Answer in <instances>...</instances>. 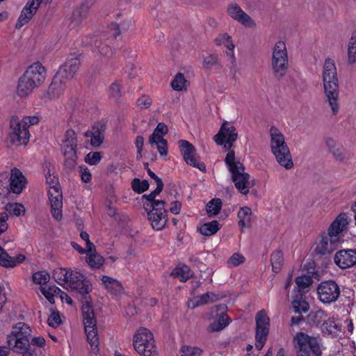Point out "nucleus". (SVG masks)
I'll use <instances>...</instances> for the list:
<instances>
[{
    "label": "nucleus",
    "mask_w": 356,
    "mask_h": 356,
    "mask_svg": "<svg viewBox=\"0 0 356 356\" xmlns=\"http://www.w3.org/2000/svg\"><path fill=\"white\" fill-rule=\"evenodd\" d=\"M284 261L283 252L280 250H275L272 252L270 255V263L272 270L274 273H277L282 270Z\"/></svg>",
    "instance_id": "nucleus-39"
},
{
    "label": "nucleus",
    "mask_w": 356,
    "mask_h": 356,
    "mask_svg": "<svg viewBox=\"0 0 356 356\" xmlns=\"http://www.w3.org/2000/svg\"><path fill=\"white\" fill-rule=\"evenodd\" d=\"M215 42L217 45H224L227 51L226 52L227 55L234 58V44H233L232 37L229 35L227 33H222L220 34L216 39Z\"/></svg>",
    "instance_id": "nucleus-37"
},
{
    "label": "nucleus",
    "mask_w": 356,
    "mask_h": 356,
    "mask_svg": "<svg viewBox=\"0 0 356 356\" xmlns=\"http://www.w3.org/2000/svg\"><path fill=\"white\" fill-rule=\"evenodd\" d=\"M105 126L104 124L98 122L95 124L91 131H87L84 133V136L90 138V144L93 147H99L103 143L104 138Z\"/></svg>",
    "instance_id": "nucleus-27"
},
{
    "label": "nucleus",
    "mask_w": 356,
    "mask_h": 356,
    "mask_svg": "<svg viewBox=\"0 0 356 356\" xmlns=\"http://www.w3.org/2000/svg\"><path fill=\"white\" fill-rule=\"evenodd\" d=\"M93 52L95 56L109 57L113 54V50L107 44L104 43L101 40H96Z\"/></svg>",
    "instance_id": "nucleus-41"
},
{
    "label": "nucleus",
    "mask_w": 356,
    "mask_h": 356,
    "mask_svg": "<svg viewBox=\"0 0 356 356\" xmlns=\"http://www.w3.org/2000/svg\"><path fill=\"white\" fill-rule=\"evenodd\" d=\"M161 191L162 190H159L157 191L156 187V189L154 191L151 192L149 194L144 195L143 196V199L145 200L144 207L146 210L150 208L154 209V204H156L158 202H165L163 200H156L155 199L156 195H158Z\"/></svg>",
    "instance_id": "nucleus-44"
},
{
    "label": "nucleus",
    "mask_w": 356,
    "mask_h": 356,
    "mask_svg": "<svg viewBox=\"0 0 356 356\" xmlns=\"http://www.w3.org/2000/svg\"><path fill=\"white\" fill-rule=\"evenodd\" d=\"M70 273V270L58 268L54 270L53 273V277L58 284L65 287Z\"/></svg>",
    "instance_id": "nucleus-43"
},
{
    "label": "nucleus",
    "mask_w": 356,
    "mask_h": 356,
    "mask_svg": "<svg viewBox=\"0 0 356 356\" xmlns=\"http://www.w3.org/2000/svg\"><path fill=\"white\" fill-rule=\"evenodd\" d=\"M83 321L87 340L94 352L98 350L99 338L96 325V319L92 306L86 302L82 307Z\"/></svg>",
    "instance_id": "nucleus-8"
},
{
    "label": "nucleus",
    "mask_w": 356,
    "mask_h": 356,
    "mask_svg": "<svg viewBox=\"0 0 356 356\" xmlns=\"http://www.w3.org/2000/svg\"><path fill=\"white\" fill-rule=\"evenodd\" d=\"M172 274L181 282H186L192 276L191 269L186 265L176 267L173 270Z\"/></svg>",
    "instance_id": "nucleus-46"
},
{
    "label": "nucleus",
    "mask_w": 356,
    "mask_h": 356,
    "mask_svg": "<svg viewBox=\"0 0 356 356\" xmlns=\"http://www.w3.org/2000/svg\"><path fill=\"white\" fill-rule=\"evenodd\" d=\"M322 81L325 102L331 109L332 114L336 115L339 111V84L337 70L334 61L331 58L325 60Z\"/></svg>",
    "instance_id": "nucleus-1"
},
{
    "label": "nucleus",
    "mask_w": 356,
    "mask_h": 356,
    "mask_svg": "<svg viewBox=\"0 0 356 356\" xmlns=\"http://www.w3.org/2000/svg\"><path fill=\"white\" fill-rule=\"evenodd\" d=\"M238 225L242 232L252 226L254 221L252 209L248 207H242L239 209L237 214Z\"/></svg>",
    "instance_id": "nucleus-31"
},
{
    "label": "nucleus",
    "mask_w": 356,
    "mask_h": 356,
    "mask_svg": "<svg viewBox=\"0 0 356 356\" xmlns=\"http://www.w3.org/2000/svg\"><path fill=\"white\" fill-rule=\"evenodd\" d=\"M168 131V127L164 123L160 122L149 138L151 146L156 147L161 156H166L168 153L167 140L164 139Z\"/></svg>",
    "instance_id": "nucleus-15"
},
{
    "label": "nucleus",
    "mask_w": 356,
    "mask_h": 356,
    "mask_svg": "<svg viewBox=\"0 0 356 356\" xmlns=\"http://www.w3.org/2000/svg\"><path fill=\"white\" fill-rule=\"evenodd\" d=\"M334 261L340 268H350L356 264V250L352 249L341 250L336 252Z\"/></svg>",
    "instance_id": "nucleus-22"
},
{
    "label": "nucleus",
    "mask_w": 356,
    "mask_h": 356,
    "mask_svg": "<svg viewBox=\"0 0 356 356\" xmlns=\"http://www.w3.org/2000/svg\"><path fill=\"white\" fill-rule=\"evenodd\" d=\"M270 146L271 152L280 165L286 170L293 167V162L289 148L285 141L284 136L281 131L275 127L270 129Z\"/></svg>",
    "instance_id": "nucleus-2"
},
{
    "label": "nucleus",
    "mask_w": 356,
    "mask_h": 356,
    "mask_svg": "<svg viewBox=\"0 0 356 356\" xmlns=\"http://www.w3.org/2000/svg\"><path fill=\"white\" fill-rule=\"evenodd\" d=\"M11 191L10 188L9 173L3 172L0 174V195H6Z\"/></svg>",
    "instance_id": "nucleus-50"
},
{
    "label": "nucleus",
    "mask_w": 356,
    "mask_h": 356,
    "mask_svg": "<svg viewBox=\"0 0 356 356\" xmlns=\"http://www.w3.org/2000/svg\"><path fill=\"white\" fill-rule=\"evenodd\" d=\"M227 307L225 306H217L216 308V315L213 316V321L210 323L209 330L210 332H219L223 330L229 324V319L226 314Z\"/></svg>",
    "instance_id": "nucleus-24"
},
{
    "label": "nucleus",
    "mask_w": 356,
    "mask_h": 356,
    "mask_svg": "<svg viewBox=\"0 0 356 356\" xmlns=\"http://www.w3.org/2000/svg\"><path fill=\"white\" fill-rule=\"evenodd\" d=\"M333 238L327 234H322L319 241L316 243L315 252L316 254L323 255L334 250L335 245L339 241H333Z\"/></svg>",
    "instance_id": "nucleus-30"
},
{
    "label": "nucleus",
    "mask_w": 356,
    "mask_h": 356,
    "mask_svg": "<svg viewBox=\"0 0 356 356\" xmlns=\"http://www.w3.org/2000/svg\"><path fill=\"white\" fill-rule=\"evenodd\" d=\"M133 345L141 356H158L152 333L147 328L138 329L134 336Z\"/></svg>",
    "instance_id": "nucleus-7"
},
{
    "label": "nucleus",
    "mask_w": 356,
    "mask_h": 356,
    "mask_svg": "<svg viewBox=\"0 0 356 356\" xmlns=\"http://www.w3.org/2000/svg\"><path fill=\"white\" fill-rule=\"evenodd\" d=\"M136 104L140 108L146 109L150 107L152 100L149 96L143 95L137 99Z\"/></svg>",
    "instance_id": "nucleus-60"
},
{
    "label": "nucleus",
    "mask_w": 356,
    "mask_h": 356,
    "mask_svg": "<svg viewBox=\"0 0 356 356\" xmlns=\"http://www.w3.org/2000/svg\"><path fill=\"white\" fill-rule=\"evenodd\" d=\"M227 13L232 19L246 27L255 26L254 21L236 3H231L228 6Z\"/></svg>",
    "instance_id": "nucleus-23"
},
{
    "label": "nucleus",
    "mask_w": 356,
    "mask_h": 356,
    "mask_svg": "<svg viewBox=\"0 0 356 356\" xmlns=\"http://www.w3.org/2000/svg\"><path fill=\"white\" fill-rule=\"evenodd\" d=\"M61 152L65 157V165L69 169L73 168L77 160V138L72 129H67L63 136Z\"/></svg>",
    "instance_id": "nucleus-9"
},
{
    "label": "nucleus",
    "mask_w": 356,
    "mask_h": 356,
    "mask_svg": "<svg viewBox=\"0 0 356 356\" xmlns=\"http://www.w3.org/2000/svg\"><path fill=\"white\" fill-rule=\"evenodd\" d=\"M50 279L49 274L46 271H38L33 275V280L35 284L43 285Z\"/></svg>",
    "instance_id": "nucleus-55"
},
{
    "label": "nucleus",
    "mask_w": 356,
    "mask_h": 356,
    "mask_svg": "<svg viewBox=\"0 0 356 356\" xmlns=\"http://www.w3.org/2000/svg\"><path fill=\"white\" fill-rule=\"evenodd\" d=\"M325 145L328 148L330 152L337 160L342 161L344 159L343 148L341 145L337 144L335 140L331 138L325 139Z\"/></svg>",
    "instance_id": "nucleus-38"
},
{
    "label": "nucleus",
    "mask_w": 356,
    "mask_h": 356,
    "mask_svg": "<svg viewBox=\"0 0 356 356\" xmlns=\"http://www.w3.org/2000/svg\"><path fill=\"white\" fill-rule=\"evenodd\" d=\"M225 161L232 174V178L236 188L241 193L247 194L250 188L249 175L244 172L245 169L242 163L235 160L234 151L228 152Z\"/></svg>",
    "instance_id": "nucleus-6"
},
{
    "label": "nucleus",
    "mask_w": 356,
    "mask_h": 356,
    "mask_svg": "<svg viewBox=\"0 0 356 356\" xmlns=\"http://www.w3.org/2000/svg\"><path fill=\"white\" fill-rule=\"evenodd\" d=\"M80 60L76 56L69 58L66 63L59 69L57 74L65 79L70 80L74 77L79 69Z\"/></svg>",
    "instance_id": "nucleus-25"
},
{
    "label": "nucleus",
    "mask_w": 356,
    "mask_h": 356,
    "mask_svg": "<svg viewBox=\"0 0 356 356\" xmlns=\"http://www.w3.org/2000/svg\"><path fill=\"white\" fill-rule=\"evenodd\" d=\"M293 310L296 313H305L309 309V304L303 300H294L292 302Z\"/></svg>",
    "instance_id": "nucleus-56"
},
{
    "label": "nucleus",
    "mask_w": 356,
    "mask_h": 356,
    "mask_svg": "<svg viewBox=\"0 0 356 356\" xmlns=\"http://www.w3.org/2000/svg\"><path fill=\"white\" fill-rule=\"evenodd\" d=\"M23 76L38 88L45 79L46 70L41 63H35L26 69Z\"/></svg>",
    "instance_id": "nucleus-20"
},
{
    "label": "nucleus",
    "mask_w": 356,
    "mask_h": 356,
    "mask_svg": "<svg viewBox=\"0 0 356 356\" xmlns=\"http://www.w3.org/2000/svg\"><path fill=\"white\" fill-rule=\"evenodd\" d=\"M340 292L339 285L333 280L323 281L317 287L318 299L323 303L330 304L337 301Z\"/></svg>",
    "instance_id": "nucleus-13"
},
{
    "label": "nucleus",
    "mask_w": 356,
    "mask_h": 356,
    "mask_svg": "<svg viewBox=\"0 0 356 356\" xmlns=\"http://www.w3.org/2000/svg\"><path fill=\"white\" fill-rule=\"evenodd\" d=\"M255 346L258 350H261L269 333L270 318L264 310H261L255 316Z\"/></svg>",
    "instance_id": "nucleus-10"
},
{
    "label": "nucleus",
    "mask_w": 356,
    "mask_h": 356,
    "mask_svg": "<svg viewBox=\"0 0 356 356\" xmlns=\"http://www.w3.org/2000/svg\"><path fill=\"white\" fill-rule=\"evenodd\" d=\"M66 81L67 80L56 74L48 88L49 97L56 99L63 95L66 88Z\"/></svg>",
    "instance_id": "nucleus-28"
},
{
    "label": "nucleus",
    "mask_w": 356,
    "mask_h": 356,
    "mask_svg": "<svg viewBox=\"0 0 356 356\" xmlns=\"http://www.w3.org/2000/svg\"><path fill=\"white\" fill-rule=\"evenodd\" d=\"M79 175L81 180L85 183H88L91 180V173L89 169L83 165L79 166Z\"/></svg>",
    "instance_id": "nucleus-61"
},
{
    "label": "nucleus",
    "mask_w": 356,
    "mask_h": 356,
    "mask_svg": "<svg viewBox=\"0 0 356 356\" xmlns=\"http://www.w3.org/2000/svg\"><path fill=\"white\" fill-rule=\"evenodd\" d=\"M312 282L313 280L311 277L305 275L298 276L296 279V283L300 290H303L309 287L312 284Z\"/></svg>",
    "instance_id": "nucleus-57"
},
{
    "label": "nucleus",
    "mask_w": 356,
    "mask_h": 356,
    "mask_svg": "<svg viewBox=\"0 0 356 356\" xmlns=\"http://www.w3.org/2000/svg\"><path fill=\"white\" fill-rule=\"evenodd\" d=\"M300 351L305 355L313 353L316 355L321 354V339L318 337H312L303 332L297 333L295 339Z\"/></svg>",
    "instance_id": "nucleus-11"
},
{
    "label": "nucleus",
    "mask_w": 356,
    "mask_h": 356,
    "mask_svg": "<svg viewBox=\"0 0 356 356\" xmlns=\"http://www.w3.org/2000/svg\"><path fill=\"white\" fill-rule=\"evenodd\" d=\"M179 353L181 356H201L203 350L197 346L184 345L181 347Z\"/></svg>",
    "instance_id": "nucleus-49"
},
{
    "label": "nucleus",
    "mask_w": 356,
    "mask_h": 356,
    "mask_svg": "<svg viewBox=\"0 0 356 356\" xmlns=\"http://www.w3.org/2000/svg\"><path fill=\"white\" fill-rule=\"evenodd\" d=\"M42 1L43 0H28L16 23L15 26L17 29H20L32 19Z\"/></svg>",
    "instance_id": "nucleus-21"
},
{
    "label": "nucleus",
    "mask_w": 356,
    "mask_h": 356,
    "mask_svg": "<svg viewBox=\"0 0 356 356\" xmlns=\"http://www.w3.org/2000/svg\"><path fill=\"white\" fill-rule=\"evenodd\" d=\"M105 288L111 293L118 296L123 293L124 288L120 281L107 275H103L101 278Z\"/></svg>",
    "instance_id": "nucleus-33"
},
{
    "label": "nucleus",
    "mask_w": 356,
    "mask_h": 356,
    "mask_svg": "<svg viewBox=\"0 0 356 356\" xmlns=\"http://www.w3.org/2000/svg\"><path fill=\"white\" fill-rule=\"evenodd\" d=\"M8 214L6 212L0 213V235L7 230L8 227Z\"/></svg>",
    "instance_id": "nucleus-63"
},
{
    "label": "nucleus",
    "mask_w": 356,
    "mask_h": 356,
    "mask_svg": "<svg viewBox=\"0 0 356 356\" xmlns=\"http://www.w3.org/2000/svg\"><path fill=\"white\" fill-rule=\"evenodd\" d=\"M48 195L51 213L55 220L60 221L63 218V194L60 185L49 186Z\"/></svg>",
    "instance_id": "nucleus-14"
},
{
    "label": "nucleus",
    "mask_w": 356,
    "mask_h": 356,
    "mask_svg": "<svg viewBox=\"0 0 356 356\" xmlns=\"http://www.w3.org/2000/svg\"><path fill=\"white\" fill-rule=\"evenodd\" d=\"M25 257L23 254H18L16 257L10 256L6 250L0 246V266L6 268H13L24 261Z\"/></svg>",
    "instance_id": "nucleus-32"
},
{
    "label": "nucleus",
    "mask_w": 356,
    "mask_h": 356,
    "mask_svg": "<svg viewBox=\"0 0 356 356\" xmlns=\"http://www.w3.org/2000/svg\"><path fill=\"white\" fill-rule=\"evenodd\" d=\"M86 261L92 268H99L104 264V258L96 252L95 248L90 251L88 250Z\"/></svg>",
    "instance_id": "nucleus-36"
},
{
    "label": "nucleus",
    "mask_w": 356,
    "mask_h": 356,
    "mask_svg": "<svg viewBox=\"0 0 356 356\" xmlns=\"http://www.w3.org/2000/svg\"><path fill=\"white\" fill-rule=\"evenodd\" d=\"M6 213H9L15 216H19L21 214L25 213L24 206L19 203H9L5 207Z\"/></svg>",
    "instance_id": "nucleus-53"
},
{
    "label": "nucleus",
    "mask_w": 356,
    "mask_h": 356,
    "mask_svg": "<svg viewBox=\"0 0 356 356\" xmlns=\"http://www.w3.org/2000/svg\"><path fill=\"white\" fill-rule=\"evenodd\" d=\"M327 315L323 310H318L315 312H312L309 315V321L316 325H321L327 320Z\"/></svg>",
    "instance_id": "nucleus-48"
},
{
    "label": "nucleus",
    "mask_w": 356,
    "mask_h": 356,
    "mask_svg": "<svg viewBox=\"0 0 356 356\" xmlns=\"http://www.w3.org/2000/svg\"><path fill=\"white\" fill-rule=\"evenodd\" d=\"M321 330L324 334L331 337H336L341 332V326L331 318H328L327 320L323 323Z\"/></svg>",
    "instance_id": "nucleus-34"
},
{
    "label": "nucleus",
    "mask_w": 356,
    "mask_h": 356,
    "mask_svg": "<svg viewBox=\"0 0 356 356\" xmlns=\"http://www.w3.org/2000/svg\"><path fill=\"white\" fill-rule=\"evenodd\" d=\"M47 323L50 327H56L61 324L60 314L57 312L53 311L47 319Z\"/></svg>",
    "instance_id": "nucleus-59"
},
{
    "label": "nucleus",
    "mask_w": 356,
    "mask_h": 356,
    "mask_svg": "<svg viewBox=\"0 0 356 356\" xmlns=\"http://www.w3.org/2000/svg\"><path fill=\"white\" fill-rule=\"evenodd\" d=\"M187 81L182 73H177L171 82L174 90L181 91L186 89Z\"/></svg>",
    "instance_id": "nucleus-47"
},
{
    "label": "nucleus",
    "mask_w": 356,
    "mask_h": 356,
    "mask_svg": "<svg viewBox=\"0 0 356 356\" xmlns=\"http://www.w3.org/2000/svg\"><path fill=\"white\" fill-rule=\"evenodd\" d=\"M222 298L218 293L208 292L200 296L195 297L188 302V307L195 309L199 306L210 304L219 300Z\"/></svg>",
    "instance_id": "nucleus-29"
},
{
    "label": "nucleus",
    "mask_w": 356,
    "mask_h": 356,
    "mask_svg": "<svg viewBox=\"0 0 356 356\" xmlns=\"http://www.w3.org/2000/svg\"><path fill=\"white\" fill-rule=\"evenodd\" d=\"M350 222V218L346 213H341L335 218L327 229L333 241H340V234L346 231Z\"/></svg>",
    "instance_id": "nucleus-19"
},
{
    "label": "nucleus",
    "mask_w": 356,
    "mask_h": 356,
    "mask_svg": "<svg viewBox=\"0 0 356 356\" xmlns=\"http://www.w3.org/2000/svg\"><path fill=\"white\" fill-rule=\"evenodd\" d=\"M36 88L22 75L17 83V94L20 97H26L31 94Z\"/></svg>",
    "instance_id": "nucleus-35"
},
{
    "label": "nucleus",
    "mask_w": 356,
    "mask_h": 356,
    "mask_svg": "<svg viewBox=\"0 0 356 356\" xmlns=\"http://www.w3.org/2000/svg\"><path fill=\"white\" fill-rule=\"evenodd\" d=\"M219 229L220 225L217 220L204 223L198 228L200 233L207 236L215 234Z\"/></svg>",
    "instance_id": "nucleus-40"
},
{
    "label": "nucleus",
    "mask_w": 356,
    "mask_h": 356,
    "mask_svg": "<svg viewBox=\"0 0 356 356\" xmlns=\"http://www.w3.org/2000/svg\"><path fill=\"white\" fill-rule=\"evenodd\" d=\"M31 330L24 323H18L13 327L11 333L8 336L9 348L21 353L23 356H36L33 350H30L29 337Z\"/></svg>",
    "instance_id": "nucleus-3"
},
{
    "label": "nucleus",
    "mask_w": 356,
    "mask_h": 356,
    "mask_svg": "<svg viewBox=\"0 0 356 356\" xmlns=\"http://www.w3.org/2000/svg\"><path fill=\"white\" fill-rule=\"evenodd\" d=\"M102 159V154L99 152H89L86 158L85 161L86 163H88L89 165H94L99 163V161Z\"/></svg>",
    "instance_id": "nucleus-58"
},
{
    "label": "nucleus",
    "mask_w": 356,
    "mask_h": 356,
    "mask_svg": "<svg viewBox=\"0 0 356 356\" xmlns=\"http://www.w3.org/2000/svg\"><path fill=\"white\" fill-rule=\"evenodd\" d=\"M237 137L236 128L227 122H224L218 133L214 136V140L218 145H223L225 149H229Z\"/></svg>",
    "instance_id": "nucleus-16"
},
{
    "label": "nucleus",
    "mask_w": 356,
    "mask_h": 356,
    "mask_svg": "<svg viewBox=\"0 0 356 356\" xmlns=\"http://www.w3.org/2000/svg\"><path fill=\"white\" fill-rule=\"evenodd\" d=\"M347 62L351 65L356 63V35H353L348 43Z\"/></svg>",
    "instance_id": "nucleus-42"
},
{
    "label": "nucleus",
    "mask_w": 356,
    "mask_h": 356,
    "mask_svg": "<svg viewBox=\"0 0 356 356\" xmlns=\"http://www.w3.org/2000/svg\"><path fill=\"white\" fill-rule=\"evenodd\" d=\"M270 65L273 74L276 78L281 79L286 74L289 61L288 51L284 40H277L273 45Z\"/></svg>",
    "instance_id": "nucleus-5"
},
{
    "label": "nucleus",
    "mask_w": 356,
    "mask_h": 356,
    "mask_svg": "<svg viewBox=\"0 0 356 356\" xmlns=\"http://www.w3.org/2000/svg\"><path fill=\"white\" fill-rule=\"evenodd\" d=\"M95 0H84L80 5V7L74 12V17L82 19L85 17L90 8L93 6Z\"/></svg>",
    "instance_id": "nucleus-45"
},
{
    "label": "nucleus",
    "mask_w": 356,
    "mask_h": 356,
    "mask_svg": "<svg viewBox=\"0 0 356 356\" xmlns=\"http://www.w3.org/2000/svg\"><path fill=\"white\" fill-rule=\"evenodd\" d=\"M179 147L184 161L188 165L198 168L201 171H205V165L200 162L196 154L195 147L186 140L179 141Z\"/></svg>",
    "instance_id": "nucleus-17"
},
{
    "label": "nucleus",
    "mask_w": 356,
    "mask_h": 356,
    "mask_svg": "<svg viewBox=\"0 0 356 356\" xmlns=\"http://www.w3.org/2000/svg\"><path fill=\"white\" fill-rule=\"evenodd\" d=\"M40 291L48 301L53 304L54 302V295L60 293V289L58 286L53 285L48 288L41 286Z\"/></svg>",
    "instance_id": "nucleus-51"
},
{
    "label": "nucleus",
    "mask_w": 356,
    "mask_h": 356,
    "mask_svg": "<svg viewBox=\"0 0 356 356\" xmlns=\"http://www.w3.org/2000/svg\"><path fill=\"white\" fill-rule=\"evenodd\" d=\"M9 182L11 191L19 194L26 184V179L22 172L15 168L11 170L10 175L9 174Z\"/></svg>",
    "instance_id": "nucleus-26"
},
{
    "label": "nucleus",
    "mask_w": 356,
    "mask_h": 356,
    "mask_svg": "<svg viewBox=\"0 0 356 356\" xmlns=\"http://www.w3.org/2000/svg\"><path fill=\"white\" fill-rule=\"evenodd\" d=\"M222 207V201L220 199H213L209 202L207 205V211L209 216L217 215Z\"/></svg>",
    "instance_id": "nucleus-52"
},
{
    "label": "nucleus",
    "mask_w": 356,
    "mask_h": 356,
    "mask_svg": "<svg viewBox=\"0 0 356 356\" xmlns=\"http://www.w3.org/2000/svg\"><path fill=\"white\" fill-rule=\"evenodd\" d=\"M65 288L76 290L79 293L86 298L92 291V284L90 281L86 278L85 275L80 272L70 270L67 283Z\"/></svg>",
    "instance_id": "nucleus-12"
},
{
    "label": "nucleus",
    "mask_w": 356,
    "mask_h": 356,
    "mask_svg": "<svg viewBox=\"0 0 356 356\" xmlns=\"http://www.w3.org/2000/svg\"><path fill=\"white\" fill-rule=\"evenodd\" d=\"M218 63V56L216 55H209L204 58L203 61V67L210 69Z\"/></svg>",
    "instance_id": "nucleus-62"
},
{
    "label": "nucleus",
    "mask_w": 356,
    "mask_h": 356,
    "mask_svg": "<svg viewBox=\"0 0 356 356\" xmlns=\"http://www.w3.org/2000/svg\"><path fill=\"white\" fill-rule=\"evenodd\" d=\"M149 182L145 179L140 181L139 179L135 178L131 182L133 190L138 193H142L147 191L149 188Z\"/></svg>",
    "instance_id": "nucleus-54"
},
{
    "label": "nucleus",
    "mask_w": 356,
    "mask_h": 356,
    "mask_svg": "<svg viewBox=\"0 0 356 356\" xmlns=\"http://www.w3.org/2000/svg\"><path fill=\"white\" fill-rule=\"evenodd\" d=\"M39 118L36 115L24 116L19 120L17 116H13L10 121L9 139L15 145H26L29 140V127L37 124Z\"/></svg>",
    "instance_id": "nucleus-4"
},
{
    "label": "nucleus",
    "mask_w": 356,
    "mask_h": 356,
    "mask_svg": "<svg viewBox=\"0 0 356 356\" xmlns=\"http://www.w3.org/2000/svg\"><path fill=\"white\" fill-rule=\"evenodd\" d=\"M245 258L243 255L239 254H234L229 259L228 264L230 266H237L243 263Z\"/></svg>",
    "instance_id": "nucleus-64"
},
{
    "label": "nucleus",
    "mask_w": 356,
    "mask_h": 356,
    "mask_svg": "<svg viewBox=\"0 0 356 356\" xmlns=\"http://www.w3.org/2000/svg\"><path fill=\"white\" fill-rule=\"evenodd\" d=\"M165 202H158L154 209L148 212V219L152 227L156 230H161L167 224V211L165 209Z\"/></svg>",
    "instance_id": "nucleus-18"
}]
</instances>
